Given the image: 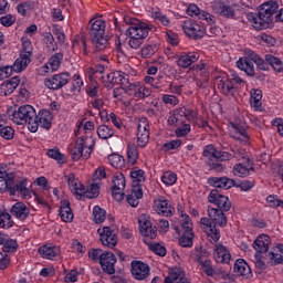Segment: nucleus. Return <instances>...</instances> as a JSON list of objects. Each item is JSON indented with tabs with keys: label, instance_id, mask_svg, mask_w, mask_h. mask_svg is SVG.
Here are the masks:
<instances>
[{
	"label": "nucleus",
	"instance_id": "obj_34",
	"mask_svg": "<svg viewBox=\"0 0 283 283\" xmlns=\"http://www.w3.org/2000/svg\"><path fill=\"white\" fill-rule=\"evenodd\" d=\"M28 66H23L22 62L14 61L13 65L0 66V78H10L13 73L23 72Z\"/></svg>",
	"mask_w": 283,
	"mask_h": 283
},
{
	"label": "nucleus",
	"instance_id": "obj_26",
	"mask_svg": "<svg viewBox=\"0 0 283 283\" xmlns=\"http://www.w3.org/2000/svg\"><path fill=\"white\" fill-rule=\"evenodd\" d=\"M130 266L132 275L135 277V280H147V277H149L148 264H145L142 261H133Z\"/></svg>",
	"mask_w": 283,
	"mask_h": 283
},
{
	"label": "nucleus",
	"instance_id": "obj_46",
	"mask_svg": "<svg viewBox=\"0 0 283 283\" xmlns=\"http://www.w3.org/2000/svg\"><path fill=\"white\" fill-rule=\"evenodd\" d=\"M265 61H268L269 65L276 72L277 74H282L283 72V62L280 57L273 54H265Z\"/></svg>",
	"mask_w": 283,
	"mask_h": 283
},
{
	"label": "nucleus",
	"instance_id": "obj_49",
	"mask_svg": "<svg viewBox=\"0 0 283 283\" xmlns=\"http://www.w3.org/2000/svg\"><path fill=\"white\" fill-rule=\"evenodd\" d=\"M159 50L160 46L158 45V43H148L142 48L140 54L143 59H151V56H154V54H156V52H158Z\"/></svg>",
	"mask_w": 283,
	"mask_h": 283
},
{
	"label": "nucleus",
	"instance_id": "obj_10",
	"mask_svg": "<svg viewBox=\"0 0 283 283\" xmlns=\"http://www.w3.org/2000/svg\"><path fill=\"white\" fill-rule=\"evenodd\" d=\"M126 94L135 101H145L151 96V88L143 82L129 83L126 85Z\"/></svg>",
	"mask_w": 283,
	"mask_h": 283
},
{
	"label": "nucleus",
	"instance_id": "obj_22",
	"mask_svg": "<svg viewBox=\"0 0 283 283\" xmlns=\"http://www.w3.org/2000/svg\"><path fill=\"white\" fill-rule=\"evenodd\" d=\"M61 63H63V53H55L49 59L46 64L38 70V73L40 76H43L48 72H56L61 67Z\"/></svg>",
	"mask_w": 283,
	"mask_h": 283
},
{
	"label": "nucleus",
	"instance_id": "obj_51",
	"mask_svg": "<svg viewBox=\"0 0 283 283\" xmlns=\"http://www.w3.org/2000/svg\"><path fill=\"white\" fill-rule=\"evenodd\" d=\"M160 180L165 187H174V185L178 182V175L171 170H167L163 172Z\"/></svg>",
	"mask_w": 283,
	"mask_h": 283
},
{
	"label": "nucleus",
	"instance_id": "obj_2",
	"mask_svg": "<svg viewBox=\"0 0 283 283\" xmlns=\"http://www.w3.org/2000/svg\"><path fill=\"white\" fill-rule=\"evenodd\" d=\"M280 10L277 1H266L259 8V12H249L247 19L254 30H269L273 27V14Z\"/></svg>",
	"mask_w": 283,
	"mask_h": 283
},
{
	"label": "nucleus",
	"instance_id": "obj_42",
	"mask_svg": "<svg viewBox=\"0 0 283 283\" xmlns=\"http://www.w3.org/2000/svg\"><path fill=\"white\" fill-rule=\"evenodd\" d=\"M11 213L18 218V220H25L30 216V208L23 202H17L11 209Z\"/></svg>",
	"mask_w": 283,
	"mask_h": 283
},
{
	"label": "nucleus",
	"instance_id": "obj_48",
	"mask_svg": "<svg viewBox=\"0 0 283 283\" xmlns=\"http://www.w3.org/2000/svg\"><path fill=\"white\" fill-rule=\"evenodd\" d=\"M72 45L73 48H77L78 50H81L82 48L84 56H87V54H90V52L87 51V38H85V35H75L73 38Z\"/></svg>",
	"mask_w": 283,
	"mask_h": 283
},
{
	"label": "nucleus",
	"instance_id": "obj_59",
	"mask_svg": "<svg viewBox=\"0 0 283 283\" xmlns=\"http://www.w3.org/2000/svg\"><path fill=\"white\" fill-rule=\"evenodd\" d=\"M108 163L115 169H123L125 167V158L118 154H113L108 157Z\"/></svg>",
	"mask_w": 283,
	"mask_h": 283
},
{
	"label": "nucleus",
	"instance_id": "obj_12",
	"mask_svg": "<svg viewBox=\"0 0 283 283\" xmlns=\"http://www.w3.org/2000/svg\"><path fill=\"white\" fill-rule=\"evenodd\" d=\"M153 209L158 216L169 218L176 213V209L171 205V201L164 196H157L153 202Z\"/></svg>",
	"mask_w": 283,
	"mask_h": 283
},
{
	"label": "nucleus",
	"instance_id": "obj_32",
	"mask_svg": "<svg viewBox=\"0 0 283 283\" xmlns=\"http://www.w3.org/2000/svg\"><path fill=\"white\" fill-rule=\"evenodd\" d=\"M19 83H21V77L15 75L10 80H7L0 85V96H10L19 87Z\"/></svg>",
	"mask_w": 283,
	"mask_h": 283
},
{
	"label": "nucleus",
	"instance_id": "obj_1",
	"mask_svg": "<svg viewBox=\"0 0 283 283\" xmlns=\"http://www.w3.org/2000/svg\"><path fill=\"white\" fill-rule=\"evenodd\" d=\"M201 129H211L209 122L205 120L202 117H198V111L190 106H182L170 112L168 125L177 127L175 129L177 138H185V136H189L191 133V124Z\"/></svg>",
	"mask_w": 283,
	"mask_h": 283
},
{
	"label": "nucleus",
	"instance_id": "obj_21",
	"mask_svg": "<svg viewBox=\"0 0 283 283\" xmlns=\"http://www.w3.org/2000/svg\"><path fill=\"white\" fill-rule=\"evenodd\" d=\"M103 83H109L111 85H129V75L122 71H115L106 74V76H99Z\"/></svg>",
	"mask_w": 283,
	"mask_h": 283
},
{
	"label": "nucleus",
	"instance_id": "obj_3",
	"mask_svg": "<svg viewBox=\"0 0 283 283\" xmlns=\"http://www.w3.org/2000/svg\"><path fill=\"white\" fill-rule=\"evenodd\" d=\"M255 63L258 70L266 72L269 70V62L265 59H262L258 53L250 51L248 56L240 57L237 61V67L241 72H245L248 76H255Z\"/></svg>",
	"mask_w": 283,
	"mask_h": 283
},
{
	"label": "nucleus",
	"instance_id": "obj_20",
	"mask_svg": "<svg viewBox=\"0 0 283 283\" xmlns=\"http://www.w3.org/2000/svg\"><path fill=\"white\" fill-rule=\"evenodd\" d=\"M139 231L144 238H149L150 240H155L156 235H158V230L151 226V220L147 214L139 217Z\"/></svg>",
	"mask_w": 283,
	"mask_h": 283
},
{
	"label": "nucleus",
	"instance_id": "obj_41",
	"mask_svg": "<svg viewBox=\"0 0 283 283\" xmlns=\"http://www.w3.org/2000/svg\"><path fill=\"white\" fill-rule=\"evenodd\" d=\"M167 279L172 283H191V281L185 276V271L181 270V268H171Z\"/></svg>",
	"mask_w": 283,
	"mask_h": 283
},
{
	"label": "nucleus",
	"instance_id": "obj_27",
	"mask_svg": "<svg viewBox=\"0 0 283 283\" xmlns=\"http://www.w3.org/2000/svg\"><path fill=\"white\" fill-rule=\"evenodd\" d=\"M200 227L202 231H205L206 235L211 238L213 242H218V240H220V230H218V228H216L208 218H201Z\"/></svg>",
	"mask_w": 283,
	"mask_h": 283
},
{
	"label": "nucleus",
	"instance_id": "obj_63",
	"mask_svg": "<svg viewBox=\"0 0 283 283\" xmlns=\"http://www.w3.org/2000/svg\"><path fill=\"white\" fill-rule=\"evenodd\" d=\"M85 92L90 98H96V96H98V84L96 81H90V83L85 86Z\"/></svg>",
	"mask_w": 283,
	"mask_h": 283
},
{
	"label": "nucleus",
	"instance_id": "obj_35",
	"mask_svg": "<svg viewBox=\"0 0 283 283\" xmlns=\"http://www.w3.org/2000/svg\"><path fill=\"white\" fill-rule=\"evenodd\" d=\"M208 184L217 189H231V187H235V181L228 177H211L208 179Z\"/></svg>",
	"mask_w": 283,
	"mask_h": 283
},
{
	"label": "nucleus",
	"instance_id": "obj_54",
	"mask_svg": "<svg viewBox=\"0 0 283 283\" xmlns=\"http://www.w3.org/2000/svg\"><path fill=\"white\" fill-rule=\"evenodd\" d=\"M143 198V189L136 188L127 196L126 200L130 207H138V200Z\"/></svg>",
	"mask_w": 283,
	"mask_h": 283
},
{
	"label": "nucleus",
	"instance_id": "obj_5",
	"mask_svg": "<svg viewBox=\"0 0 283 283\" xmlns=\"http://www.w3.org/2000/svg\"><path fill=\"white\" fill-rule=\"evenodd\" d=\"M90 36L95 48L94 52H105L109 48L107 39H105V21L93 18L90 21Z\"/></svg>",
	"mask_w": 283,
	"mask_h": 283
},
{
	"label": "nucleus",
	"instance_id": "obj_28",
	"mask_svg": "<svg viewBox=\"0 0 283 283\" xmlns=\"http://www.w3.org/2000/svg\"><path fill=\"white\" fill-rule=\"evenodd\" d=\"M19 62L23 64V67H28V64L32 63V42L30 40L22 41V51L17 63Z\"/></svg>",
	"mask_w": 283,
	"mask_h": 283
},
{
	"label": "nucleus",
	"instance_id": "obj_25",
	"mask_svg": "<svg viewBox=\"0 0 283 283\" xmlns=\"http://www.w3.org/2000/svg\"><path fill=\"white\" fill-rule=\"evenodd\" d=\"M186 14L188 17H196L199 19V21H207L208 23H211L213 21V15L205 10H201L200 7H198L195 3H191L186 9Z\"/></svg>",
	"mask_w": 283,
	"mask_h": 283
},
{
	"label": "nucleus",
	"instance_id": "obj_50",
	"mask_svg": "<svg viewBox=\"0 0 283 283\" xmlns=\"http://www.w3.org/2000/svg\"><path fill=\"white\" fill-rule=\"evenodd\" d=\"M46 156L49 158H52L53 160L57 161V165H65L67 163V156L65 154H62L59 148H51L46 151Z\"/></svg>",
	"mask_w": 283,
	"mask_h": 283
},
{
	"label": "nucleus",
	"instance_id": "obj_53",
	"mask_svg": "<svg viewBox=\"0 0 283 283\" xmlns=\"http://www.w3.org/2000/svg\"><path fill=\"white\" fill-rule=\"evenodd\" d=\"M92 216L95 224H103L107 218V212L105 209L94 206Z\"/></svg>",
	"mask_w": 283,
	"mask_h": 283
},
{
	"label": "nucleus",
	"instance_id": "obj_4",
	"mask_svg": "<svg viewBox=\"0 0 283 283\" xmlns=\"http://www.w3.org/2000/svg\"><path fill=\"white\" fill-rule=\"evenodd\" d=\"M28 189V179L25 177H21L14 184V174H8L6 167L0 166V192L9 191L11 196L14 193H21Z\"/></svg>",
	"mask_w": 283,
	"mask_h": 283
},
{
	"label": "nucleus",
	"instance_id": "obj_55",
	"mask_svg": "<svg viewBox=\"0 0 283 283\" xmlns=\"http://www.w3.org/2000/svg\"><path fill=\"white\" fill-rule=\"evenodd\" d=\"M270 260L272 264L283 263V244H279L273 249V251L270 253Z\"/></svg>",
	"mask_w": 283,
	"mask_h": 283
},
{
	"label": "nucleus",
	"instance_id": "obj_40",
	"mask_svg": "<svg viewBox=\"0 0 283 283\" xmlns=\"http://www.w3.org/2000/svg\"><path fill=\"white\" fill-rule=\"evenodd\" d=\"M269 244H271V237L260 234L253 242V249H255L258 253H266L269 251Z\"/></svg>",
	"mask_w": 283,
	"mask_h": 283
},
{
	"label": "nucleus",
	"instance_id": "obj_44",
	"mask_svg": "<svg viewBox=\"0 0 283 283\" xmlns=\"http://www.w3.org/2000/svg\"><path fill=\"white\" fill-rule=\"evenodd\" d=\"M234 273H238V275H242L243 277H251V266H249V263H247L244 259H239L234 263Z\"/></svg>",
	"mask_w": 283,
	"mask_h": 283
},
{
	"label": "nucleus",
	"instance_id": "obj_18",
	"mask_svg": "<svg viewBox=\"0 0 283 283\" xmlns=\"http://www.w3.org/2000/svg\"><path fill=\"white\" fill-rule=\"evenodd\" d=\"M64 180L67 182L70 191L76 196L77 200H83L85 196V186L76 178V175L70 172L64 176Z\"/></svg>",
	"mask_w": 283,
	"mask_h": 283
},
{
	"label": "nucleus",
	"instance_id": "obj_45",
	"mask_svg": "<svg viewBox=\"0 0 283 283\" xmlns=\"http://www.w3.org/2000/svg\"><path fill=\"white\" fill-rule=\"evenodd\" d=\"M196 261L198 262V264H200L206 275H213V268L211 266V259H209V256L205 254L197 255Z\"/></svg>",
	"mask_w": 283,
	"mask_h": 283
},
{
	"label": "nucleus",
	"instance_id": "obj_61",
	"mask_svg": "<svg viewBox=\"0 0 283 283\" xmlns=\"http://www.w3.org/2000/svg\"><path fill=\"white\" fill-rule=\"evenodd\" d=\"M97 136L102 140H107L108 138H112L114 136V129L109 128L107 125H101L97 128Z\"/></svg>",
	"mask_w": 283,
	"mask_h": 283
},
{
	"label": "nucleus",
	"instance_id": "obj_37",
	"mask_svg": "<svg viewBox=\"0 0 283 283\" xmlns=\"http://www.w3.org/2000/svg\"><path fill=\"white\" fill-rule=\"evenodd\" d=\"M250 105L254 112H264L262 106V90L253 88L250 92Z\"/></svg>",
	"mask_w": 283,
	"mask_h": 283
},
{
	"label": "nucleus",
	"instance_id": "obj_9",
	"mask_svg": "<svg viewBox=\"0 0 283 283\" xmlns=\"http://www.w3.org/2000/svg\"><path fill=\"white\" fill-rule=\"evenodd\" d=\"M181 28L186 36L192 41H200L207 35V27L201 21L187 19L181 23Z\"/></svg>",
	"mask_w": 283,
	"mask_h": 283
},
{
	"label": "nucleus",
	"instance_id": "obj_13",
	"mask_svg": "<svg viewBox=\"0 0 283 283\" xmlns=\"http://www.w3.org/2000/svg\"><path fill=\"white\" fill-rule=\"evenodd\" d=\"M97 233L103 247L114 249L118 244V235H116L113 227H101L97 229Z\"/></svg>",
	"mask_w": 283,
	"mask_h": 283
},
{
	"label": "nucleus",
	"instance_id": "obj_31",
	"mask_svg": "<svg viewBox=\"0 0 283 283\" xmlns=\"http://www.w3.org/2000/svg\"><path fill=\"white\" fill-rule=\"evenodd\" d=\"M217 13L223 19H238L235 4H230L229 2H220L219 7L217 8Z\"/></svg>",
	"mask_w": 283,
	"mask_h": 283
},
{
	"label": "nucleus",
	"instance_id": "obj_24",
	"mask_svg": "<svg viewBox=\"0 0 283 283\" xmlns=\"http://www.w3.org/2000/svg\"><path fill=\"white\" fill-rule=\"evenodd\" d=\"M213 259L218 264H229L231 262V251L223 244H216L213 249Z\"/></svg>",
	"mask_w": 283,
	"mask_h": 283
},
{
	"label": "nucleus",
	"instance_id": "obj_16",
	"mask_svg": "<svg viewBox=\"0 0 283 283\" xmlns=\"http://www.w3.org/2000/svg\"><path fill=\"white\" fill-rule=\"evenodd\" d=\"M125 175L123 172H116L113 176L112 196L117 202H120L125 198Z\"/></svg>",
	"mask_w": 283,
	"mask_h": 283
},
{
	"label": "nucleus",
	"instance_id": "obj_14",
	"mask_svg": "<svg viewBox=\"0 0 283 283\" xmlns=\"http://www.w3.org/2000/svg\"><path fill=\"white\" fill-rule=\"evenodd\" d=\"M67 83H70L69 72L57 73L44 78V85L48 87V90H52L53 92H56L57 90H63V87H65Z\"/></svg>",
	"mask_w": 283,
	"mask_h": 283
},
{
	"label": "nucleus",
	"instance_id": "obj_23",
	"mask_svg": "<svg viewBox=\"0 0 283 283\" xmlns=\"http://www.w3.org/2000/svg\"><path fill=\"white\" fill-rule=\"evenodd\" d=\"M99 264L104 273H108V275L116 273V269L114 268L116 265V255L113 252H103Z\"/></svg>",
	"mask_w": 283,
	"mask_h": 283
},
{
	"label": "nucleus",
	"instance_id": "obj_62",
	"mask_svg": "<svg viewBox=\"0 0 283 283\" xmlns=\"http://www.w3.org/2000/svg\"><path fill=\"white\" fill-rule=\"evenodd\" d=\"M12 216L10 213L0 211V227L1 229H10L12 227Z\"/></svg>",
	"mask_w": 283,
	"mask_h": 283
},
{
	"label": "nucleus",
	"instance_id": "obj_11",
	"mask_svg": "<svg viewBox=\"0 0 283 283\" xmlns=\"http://www.w3.org/2000/svg\"><path fill=\"white\" fill-rule=\"evenodd\" d=\"M39 127H42V129H51L52 113L49 109H41L39 114L35 113L31 125V133L36 134V132H39Z\"/></svg>",
	"mask_w": 283,
	"mask_h": 283
},
{
	"label": "nucleus",
	"instance_id": "obj_8",
	"mask_svg": "<svg viewBox=\"0 0 283 283\" xmlns=\"http://www.w3.org/2000/svg\"><path fill=\"white\" fill-rule=\"evenodd\" d=\"M10 120H13L15 125H23L27 123L29 132H31V125L34 123L36 116V109L32 105H22L18 111H8Z\"/></svg>",
	"mask_w": 283,
	"mask_h": 283
},
{
	"label": "nucleus",
	"instance_id": "obj_58",
	"mask_svg": "<svg viewBox=\"0 0 283 283\" xmlns=\"http://www.w3.org/2000/svg\"><path fill=\"white\" fill-rule=\"evenodd\" d=\"M127 159L130 165H136L138 160V147L136 146V144H128Z\"/></svg>",
	"mask_w": 283,
	"mask_h": 283
},
{
	"label": "nucleus",
	"instance_id": "obj_39",
	"mask_svg": "<svg viewBox=\"0 0 283 283\" xmlns=\"http://www.w3.org/2000/svg\"><path fill=\"white\" fill-rule=\"evenodd\" d=\"M59 216H60L62 222H72V220H74V212L72 211V208L70 207L69 200L61 201Z\"/></svg>",
	"mask_w": 283,
	"mask_h": 283
},
{
	"label": "nucleus",
	"instance_id": "obj_15",
	"mask_svg": "<svg viewBox=\"0 0 283 283\" xmlns=\"http://www.w3.org/2000/svg\"><path fill=\"white\" fill-rule=\"evenodd\" d=\"M234 156L239 160L242 158L243 160H245V163L237 164L233 167L232 171L234 176H238L239 178H245V176H249V172L251 171V169H253V164L249 159V155H247L244 151L238 150L234 154Z\"/></svg>",
	"mask_w": 283,
	"mask_h": 283
},
{
	"label": "nucleus",
	"instance_id": "obj_57",
	"mask_svg": "<svg viewBox=\"0 0 283 283\" xmlns=\"http://www.w3.org/2000/svg\"><path fill=\"white\" fill-rule=\"evenodd\" d=\"M105 73V66L103 64H98L95 67H91L86 72V78L88 81H94V78H98V74L103 76Z\"/></svg>",
	"mask_w": 283,
	"mask_h": 283
},
{
	"label": "nucleus",
	"instance_id": "obj_17",
	"mask_svg": "<svg viewBox=\"0 0 283 283\" xmlns=\"http://www.w3.org/2000/svg\"><path fill=\"white\" fill-rule=\"evenodd\" d=\"M94 151V144H83L78 143L75 144L74 147H71V158L74 160V163L81 160V158H84L87 160L90 156H92V153Z\"/></svg>",
	"mask_w": 283,
	"mask_h": 283
},
{
	"label": "nucleus",
	"instance_id": "obj_56",
	"mask_svg": "<svg viewBox=\"0 0 283 283\" xmlns=\"http://www.w3.org/2000/svg\"><path fill=\"white\" fill-rule=\"evenodd\" d=\"M98 193H101V184L93 181L90 186V189L85 188V193L83 195V198H98Z\"/></svg>",
	"mask_w": 283,
	"mask_h": 283
},
{
	"label": "nucleus",
	"instance_id": "obj_6",
	"mask_svg": "<svg viewBox=\"0 0 283 283\" xmlns=\"http://www.w3.org/2000/svg\"><path fill=\"white\" fill-rule=\"evenodd\" d=\"M244 80L238 75L234 71H231L229 75H222L217 77V88L220 94L233 98L238 94V86L242 85Z\"/></svg>",
	"mask_w": 283,
	"mask_h": 283
},
{
	"label": "nucleus",
	"instance_id": "obj_64",
	"mask_svg": "<svg viewBox=\"0 0 283 283\" xmlns=\"http://www.w3.org/2000/svg\"><path fill=\"white\" fill-rule=\"evenodd\" d=\"M0 136L3 138V140H12L14 138V128L11 126L4 125L2 128H0Z\"/></svg>",
	"mask_w": 283,
	"mask_h": 283
},
{
	"label": "nucleus",
	"instance_id": "obj_7",
	"mask_svg": "<svg viewBox=\"0 0 283 283\" xmlns=\"http://www.w3.org/2000/svg\"><path fill=\"white\" fill-rule=\"evenodd\" d=\"M149 24L145 22H139L137 24H132L126 30V36H128V45L133 50H138L143 45V41L149 36Z\"/></svg>",
	"mask_w": 283,
	"mask_h": 283
},
{
	"label": "nucleus",
	"instance_id": "obj_36",
	"mask_svg": "<svg viewBox=\"0 0 283 283\" xmlns=\"http://www.w3.org/2000/svg\"><path fill=\"white\" fill-rule=\"evenodd\" d=\"M39 253L44 260H55L61 255V248L52 244L42 245L39 249Z\"/></svg>",
	"mask_w": 283,
	"mask_h": 283
},
{
	"label": "nucleus",
	"instance_id": "obj_38",
	"mask_svg": "<svg viewBox=\"0 0 283 283\" xmlns=\"http://www.w3.org/2000/svg\"><path fill=\"white\" fill-rule=\"evenodd\" d=\"M223 210H219L216 208H208V216L214 224L219 227H227V216H224Z\"/></svg>",
	"mask_w": 283,
	"mask_h": 283
},
{
	"label": "nucleus",
	"instance_id": "obj_29",
	"mask_svg": "<svg viewBox=\"0 0 283 283\" xmlns=\"http://www.w3.org/2000/svg\"><path fill=\"white\" fill-rule=\"evenodd\" d=\"M137 143H149V120L140 117L137 125Z\"/></svg>",
	"mask_w": 283,
	"mask_h": 283
},
{
	"label": "nucleus",
	"instance_id": "obj_43",
	"mask_svg": "<svg viewBox=\"0 0 283 283\" xmlns=\"http://www.w3.org/2000/svg\"><path fill=\"white\" fill-rule=\"evenodd\" d=\"M150 17L154 19L155 23H160L165 28H169L171 25V19L167 17V14L163 13L160 9H151Z\"/></svg>",
	"mask_w": 283,
	"mask_h": 283
},
{
	"label": "nucleus",
	"instance_id": "obj_52",
	"mask_svg": "<svg viewBox=\"0 0 283 283\" xmlns=\"http://www.w3.org/2000/svg\"><path fill=\"white\" fill-rule=\"evenodd\" d=\"M196 234L193 230H185V233L179 238V244L184 248H191L193 247V238Z\"/></svg>",
	"mask_w": 283,
	"mask_h": 283
},
{
	"label": "nucleus",
	"instance_id": "obj_30",
	"mask_svg": "<svg viewBox=\"0 0 283 283\" xmlns=\"http://www.w3.org/2000/svg\"><path fill=\"white\" fill-rule=\"evenodd\" d=\"M230 136L234 140H240L241 143H249V140H251L249 127L240 124L233 126V130H231Z\"/></svg>",
	"mask_w": 283,
	"mask_h": 283
},
{
	"label": "nucleus",
	"instance_id": "obj_19",
	"mask_svg": "<svg viewBox=\"0 0 283 283\" xmlns=\"http://www.w3.org/2000/svg\"><path fill=\"white\" fill-rule=\"evenodd\" d=\"M208 202L218 207L221 211H229L231 209V200L229 197L221 195L218 190H211L208 196Z\"/></svg>",
	"mask_w": 283,
	"mask_h": 283
},
{
	"label": "nucleus",
	"instance_id": "obj_60",
	"mask_svg": "<svg viewBox=\"0 0 283 283\" xmlns=\"http://www.w3.org/2000/svg\"><path fill=\"white\" fill-rule=\"evenodd\" d=\"M43 42L45 43L49 52H56V50H59V44L56 43V40H54V35L50 32L44 33Z\"/></svg>",
	"mask_w": 283,
	"mask_h": 283
},
{
	"label": "nucleus",
	"instance_id": "obj_47",
	"mask_svg": "<svg viewBox=\"0 0 283 283\" xmlns=\"http://www.w3.org/2000/svg\"><path fill=\"white\" fill-rule=\"evenodd\" d=\"M15 10L20 17H28L34 10V1H23L17 6Z\"/></svg>",
	"mask_w": 283,
	"mask_h": 283
},
{
	"label": "nucleus",
	"instance_id": "obj_33",
	"mask_svg": "<svg viewBox=\"0 0 283 283\" xmlns=\"http://www.w3.org/2000/svg\"><path fill=\"white\" fill-rule=\"evenodd\" d=\"M198 59H200V54L198 52L184 53L178 56L177 65L184 70H187V67H191V65H193Z\"/></svg>",
	"mask_w": 283,
	"mask_h": 283
}]
</instances>
